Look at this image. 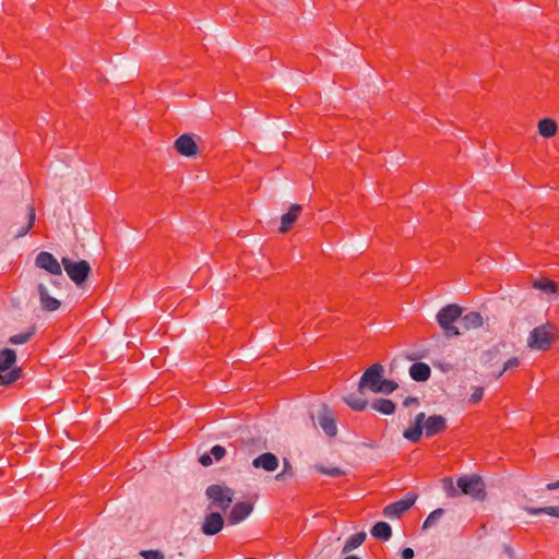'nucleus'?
Listing matches in <instances>:
<instances>
[{"instance_id": "1", "label": "nucleus", "mask_w": 559, "mask_h": 559, "mask_svg": "<svg viewBox=\"0 0 559 559\" xmlns=\"http://www.w3.org/2000/svg\"><path fill=\"white\" fill-rule=\"evenodd\" d=\"M444 492L450 498H455L461 493L469 496L474 500L481 501L486 497L485 484L481 478L475 474L461 476L456 486L451 477L442 479Z\"/></svg>"}, {"instance_id": "2", "label": "nucleus", "mask_w": 559, "mask_h": 559, "mask_svg": "<svg viewBox=\"0 0 559 559\" xmlns=\"http://www.w3.org/2000/svg\"><path fill=\"white\" fill-rule=\"evenodd\" d=\"M384 368L381 364L376 362L365 370L359 383L358 392L364 394L365 390L372 393L391 394L397 389V383L383 378Z\"/></svg>"}, {"instance_id": "3", "label": "nucleus", "mask_w": 559, "mask_h": 559, "mask_svg": "<svg viewBox=\"0 0 559 559\" xmlns=\"http://www.w3.org/2000/svg\"><path fill=\"white\" fill-rule=\"evenodd\" d=\"M205 496L210 501L207 510L219 509L226 511L234 499V490L225 485L213 484L205 490Z\"/></svg>"}, {"instance_id": "4", "label": "nucleus", "mask_w": 559, "mask_h": 559, "mask_svg": "<svg viewBox=\"0 0 559 559\" xmlns=\"http://www.w3.org/2000/svg\"><path fill=\"white\" fill-rule=\"evenodd\" d=\"M16 353L11 348L0 350V384L9 385L21 377V369L15 367Z\"/></svg>"}, {"instance_id": "5", "label": "nucleus", "mask_w": 559, "mask_h": 559, "mask_svg": "<svg viewBox=\"0 0 559 559\" xmlns=\"http://www.w3.org/2000/svg\"><path fill=\"white\" fill-rule=\"evenodd\" d=\"M461 317L462 308L455 304L448 305L439 310L437 321L442 328L445 336L453 337L460 335V331L454 325V322H456Z\"/></svg>"}, {"instance_id": "6", "label": "nucleus", "mask_w": 559, "mask_h": 559, "mask_svg": "<svg viewBox=\"0 0 559 559\" xmlns=\"http://www.w3.org/2000/svg\"><path fill=\"white\" fill-rule=\"evenodd\" d=\"M61 264L70 280L78 286L83 285L91 273V265L85 260L72 261L70 258L63 257Z\"/></svg>"}, {"instance_id": "7", "label": "nucleus", "mask_w": 559, "mask_h": 559, "mask_svg": "<svg viewBox=\"0 0 559 559\" xmlns=\"http://www.w3.org/2000/svg\"><path fill=\"white\" fill-rule=\"evenodd\" d=\"M554 340V329L550 324L539 325L530 333L527 345L532 349L546 350Z\"/></svg>"}, {"instance_id": "8", "label": "nucleus", "mask_w": 559, "mask_h": 559, "mask_svg": "<svg viewBox=\"0 0 559 559\" xmlns=\"http://www.w3.org/2000/svg\"><path fill=\"white\" fill-rule=\"evenodd\" d=\"M35 265L52 276L62 277V264L50 252L40 251L35 258Z\"/></svg>"}, {"instance_id": "9", "label": "nucleus", "mask_w": 559, "mask_h": 559, "mask_svg": "<svg viewBox=\"0 0 559 559\" xmlns=\"http://www.w3.org/2000/svg\"><path fill=\"white\" fill-rule=\"evenodd\" d=\"M417 496L407 493L404 499L393 502L383 509V515L388 519H397L416 502Z\"/></svg>"}, {"instance_id": "10", "label": "nucleus", "mask_w": 559, "mask_h": 559, "mask_svg": "<svg viewBox=\"0 0 559 559\" xmlns=\"http://www.w3.org/2000/svg\"><path fill=\"white\" fill-rule=\"evenodd\" d=\"M224 523V518L221 513L211 511L205 514L201 525V531L206 536H213L223 530Z\"/></svg>"}, {"instance_id": "11", "label": "nucleus", "mask_w": 559, "mask_h": 559, "mask_svg": "<svg viewBox=\"0 0 559 559\" xmlns=\"http://www.w3.org/2000/svg\"><path fill=\"white\" fill-rule=\"evenodd\" d=\"M423 426L426 437L430 438L445 430L447 420L441 415H432L427 418L425 417Z\"/></svg>"}, {"instance_id": "12", "label": "nucleus", "mask_w": 559, "mask_h": 559, "mask_svg": "<svg viewBox=\"0 0 559 559\" xmlns=\"http://www.w3.org/2000/svg\"><path fill=\"white\" fill-rule=\"evenodd\" d=\"M37 292L39 296L40 307L44 311L52 312L60 308L61 302L49 294L48 288L45 284L39 283L37 285Z\"/></svg>"}, {"instance_id": "13", "label": "nucleus", "mask_w": 559, "mask_h": 559, "mask_svg": "<svg viewBox=\"0 0 559 559\" xmlns=\"http://www.w3.org/2000/svg\"><path fill=\"white\" fill-rule=\"evenodd\" d=\"M253 506L250 502H237L228 514V522L231 525L238 524L246 520L252 512Z\"/></svg>"}, {"instance_id": "14", "label": "nucleus", "mask_w": 559, "mask_h": 559, "mask_svg": "<svg viewBox=\"0 0 559 559\" xmlns=\"http://www.w3.org/2000/svg\"><path fill=\"white\" fill-rule=\"evenodd\" d=\"M280 465V461L277 456L271 452H265L259 456H257L252 461V466L254 468H262L266 472H274L277 469Z\"/></svg>"}, {"instance_id": "15", "label": "nucleus", "mask_w": 559, "mask_h": 559, "mask_svg": "<svg viewBox=\"0 0 559 559\" xmlns=\"http://www.w3.org/2000/svg\"><path fill=\"white\" fill-rule=\"evenodd\" d=\"M175 147L183 156L191 157L197 154V144L189 134H182L175 141Z\"/></svg>"}, {"instance_id": "16", "label": "nucleus", "mask_w": 559, "mask_h": 559, "mask_svg": "<svg viewBox=\"0 0 559 559\" xmlns=\"http://www.w3.org/2000/svg\"><path fill=\"white\" fill-rule=\"evenodd\" d=\"M318 423L329 437H334L337 433L335 419L326 406H323L322 413L318 416Z\"/></svg>"}, {"instance_id": "17", "label": "nucleus", "mask_w": 559, "mask_h": 559, "mask_svg": "<svg viewBox=\"0 0 559 559\" xmlns=\"http://www.w3.org/2000/svg\"><path fill=\"white\" fill-rule=\"evenodd\" d=\"M425 413H419L415 417L414 426L404 430L403 436L411 442L420 440L424 430Z\"/></svg>"}, {"instance_id": "18", "label": "nucleus", "mask_w": 559, "mask_h": 559, "mask_svg": "<svg viewBox=\"0 0 559 559\" xmlns=\"http://www.w3.org/2000/svg\"><path fill=\"white\" fill-rule=\"evenodd\" d=\"M431 370L430 367L425 362H414L409 367V376L413 380L417 382L426 381L430 378Z\"/></svg>"}, {"instance_id": "19", "label": "nucleus", "mask_w": 559, "mask_h": 559, "mask_svg": "<svg viewBox=\"0 0 559 559\" xmlns=\"http://www.w3.org/2000/svg\"><path fill=\"white\" fill-rule=\"evenodd\" d=\"M300 212V205H292L289 211L282 216L280 231L286 233L287 230H289Z\"/></svg>"}, {"instance_id": "20", "label": "nucleus", "mask_w": 559, "mask_h": 559, "mask_svg": "<svg viewBox=\"0 0 559 559\" xmlns=\"http://www.w3.org/2000/svg\"><path fill=\"white\" fill-rule=\"evenodd\" d=\"M461 325L465 330L477 329L483 325V317L476 311H471L461 318Z\"/></svg>"}, {"instance_id": "21", "label": "nucleus", "mask_w": 559, "mask_h": 559, "mask_svg": "<svg viewBox=\"0 0 559 559\" xmlns=\"http://www.w3.org/2000/svg\"><path fill=\"white\" fill-rule=\"evenodd\" d=\"M372 537L380 540H389L392 536V528L386 522H378L371 528Z\"/></svg>"}, {"instance_id": "22", "label": "nucleus", "mask_w": 559, "mask_h": 559, "mask_svg": "<svg viewBox=\"0 0 559 559\" xmlns=\"http://www.w3.org/2000/svg\"><path fill=\"white\" fill-rule=\"evenodd\" d=\"M371 408L383 415H392L395 412V404L388 399H378L371 403Z\"/></svg>"}, {"instance_id": "23", "label": "nucleus", "mask_w": 559, "mask_h": 559, "mask_svg": "<svg viewBox=\"0 0 559 559\" xmlns=\"http://www.w3.org/2000/svg\"><path fill=\"white\" fill-rule=\"evenodd\" d=\"M361 395L360 393L359 395L355 393L348 394L344 397V402L354 411H364L368 403Z\"/></svg>"}, {"instance_id": "24", "label": "nucleus", "mask_w": 559, "mask_h": 559, "mask_svg": "<svg viewBox=\"0 0 559 559\" xmlns=\"http://www.w3.org/2000/svg\"><path fill=\"white\" fill-rule=\"evenodd\" d=\"M557 124L549 118H544L538 123V131L545 138H550L556 133Z\"/></svg>"}, {"instance_id": "25", "label": "nucleus", "mask_w": 559, "mask_h": 559, "mask_svg": "<svg viewBox=\"0 0 559 559\" xmlns=\"http://www.w3.org/2000/svg\"><path fill=\"white\" fill-rule=\"evenodd\" d=\"M365 539H366V534L364 532L356 533V534L352 535L346 540V543L343 547V552L346 554V552H349L353 549L359 547L365 542Z\"/></svg>"}, {"instance_id": "26", "label": "nucleus", "mask_w": 559, "mask_h": 559, "mask_svg": "<svg viewBox=\"0 0 559 559\" xmlns=\"http://www.w3.org/2000/svg\"><path fill=\"white\" fill-rule=\"evenodd\" d=\"M35 217H36L35 209L32 205H29L28 212H27V224L17 230L15 238H21L28 234V231L31 230V228L33 227V225L35 223Z\"/></svg>"}, {"instance_id": "27", "label": "nucleus", "mask_w": 559, "mask_h": 559, "mask_svg": "<svg viewBox=\"0 0 559 559\" xmlns=\"http://www.w3.org/2000/svg\"><path fill=\"white\" fill-rule=\"evenodd\" d=\"M444 510L442 508H438L433 510L424 521L423 523V530H429L432 526H435L440 519L443 516Z\"/></svg>"}, {"instance_id": "28", "label": "nucleus", "mask_w": 559, "mask_h": 559, "mask_svg": "<svg viewBox=\"0 0 559 559\" xmlns=\"http://www.w3.org/2000/svg\"><path fill=\"white\" fill-rule=\"evenodd\" d=\"M525 510L531 515L548 514L559 518V507L526 508Z\"/></svg>"}, {"instance_id": "29", "label": "nucleus", "mask_w": 559, "mask_h": 559, "mask_svg": "<svg viewBox=\"0 0 559 559\" xmlns=\"http://www.w3.org/2000/svg\"><path fill=\"white\" fill-rule=\"evenodd\" d=\"M534 288L543 290L547 294L556 293V283L550 280H537L533 283Z\"/></svg>"}, {"instance_id": "30", "label": "nucleus", "mask_w": 559, "mask_h": 559, "mask_svg": "<svg viewBox=\"0 0 559 559\" xmlns=\"http://www.w3.org/2000/svg\"><path fill=\"white\" fill-rule=\"evenodd\" d=\"M33 335H34V329H31L27 332H23V333H19V334L12 335L9 338V343L13 344V345H22V344L27 343L32 338Z\"/></svg>"}, {"instance_id": "31", "label": "nucleus", "mask_w": 559, "mask_h": 559, "mask_svg": "<svg viewBox=\"0 0 559 559\" xmlns=\"http://www.w3.org/2000/svg\"><path fill=\"white\" fill-rule=\"evenodd\" d=\"M520 366V359L518 357H512L508 359L504 365L503 369L499 372L498 377H500L503 372L513 370Z\"/></svg>"}, {"instance_id": "32", "label": "nucleus", "mask_w": 559, "mask_h": 559, "mask_svg": "<svg viewBox=\"0 0 559 559\" xmlns=\"http://www.w3.org/2000/svg\"><path fill=\"white\" fill-rule=\"evenodd\" d=\"M210 454L212 459L218 462L225 456L226 450L224 447L216 444L211 449Z\"/></svg>"}, {"instance_id": "33", "label": "nucleus", "mask_w": 559, "mask_h": 559, "mask_svg": "<svg viewBox=\"0 0 559 559\" xmlns=\"http://www.w3.org/2000/svg\"><path fill=\"white\" fill-rule=\"evenodd\" d=\"M140 556L144 559H165L160 550H142Z\"/></svg>"}, {"instance_id": "34", "label": "nucleus", "mask_w": 559, "mask_h": 559, "mask_svg": "<svg viewBox=\"0 0 559 559\" xmlns=\"http://www.w3.org/2000/svg\"><path fill=\"white\" fill-rule=\"evenodd\" d=\"M319 471L322 473V474H325V475H329V476H332V477H340V476H343L344 475V472L338 468V467H332V468H328V467H320Z\"/></svg>"}, {"instance_id": "35", "label": "nucleus", "mask_w": 559, "mask_h": 559, "mask_svg": "<svg viewBox=\"0 0 559 559\" xmlns=\"http://www.w3.org/2000/svg\"><path fill=\"white\" fill-rule=\"evenodd\" d=\"M483 396H484V388L476 386V388H474V391L471 394L469 402L472 404H476L483 399Z\"/></svg>"}, {"instance_id": "36", "label": "nucleus", "mask_w": 559, "mask_h": 559, "mask_svg": "<svg viewBox=\"0 0 559 559\" xmlns=\"http://www.w3.org/2000/svg\"><path fill=\"white\" fill-rule=\"evenodd\" d=\"M199 462L203 465V466H210L212 465L213 463V459L211 456L210 453H204L200 456L199 459Z\"/></svg>"}, {"instance_id": "37", "label": "nucleus", "mask_w": 559, "mask_h": 559, "mask_svg": "<svg viewBox=\"0 0 559 559\" xmlns=\"http://www.w3.org/2000/svg\"><path fill=\"white\" fill-rule=\"evenodd\" d=\"M414 550L412 548H404L401 554V559H413Z\"/></svg>"}, {"instance_id": "38", "label": "nucleus", "mask_w": 559, "mask_h": 559, "mask_svg": "<svg viewBox=\"0 0 559 559\" xmlns=\"http://www.w3.org/2000/svg\"><path fill=\"white\" fill-rule=\"evenodd\" d=\"M417 403H418V399H417V397H411V396H409V397H406V399L404 400L403 405H404L405 407H408V406H411L412 404H417Z\"/></svg>"}, {"instance_id": "39", "label": "nucleus", "mask_w": 559, "mask_h": 559, "mask_svg": "<svg viewBox=\"0 0 559 559\" xmlns=\"http://www.w3.org/2000/svg\"><path fill=\"white\" fill-rule=\"evenodd\" d=\"M558 488H559V480H557L555 483H549L546 485L547 490H556Z\"/></svg>"}, {"instance_id": "40", "label": "nucleus", "mask_w": 559, "mask_h": 559, "mask_svg": "<svg viewBox=\"0 0 559 559\" xmlns=\"http://www.w3.org/2000/svg\"><path fill=\"white\" fill-rule=\"evenodd\" d=\"M50 283L53 285V286H57V287H60L61 286V277L57 276V277H53L50 280Z\"/></svg>"}, {"instance_id": "41", "label": "nucleus", "mask_w": 559, "mask_h": 559, "mask_svg": "<svg viewBox=\"0 0 559 559\" xmlns=\"http://www.w3.org/2000/svg\"><path fill=\"white\" fill-rule=\"evenodd\" d=\"M344 559H359V558H358L357 556H354V555H353V556H347V557H345Z\"/></svg>"}, {"instance_id": "42", "label": "nucleus", "mask_w": 559, "mask_h": 559, "mask_svg": "<svg viewBox=\"0 0 559 559\" xmlns=\"http://www.w3.org/2000/svg\"><path fill=\"white\" fill-rule=\"evenodd\" d=\"M283 475H284V473L277 474L275 478H276L277 480H280V479H282Z\"/></svg>"}, {"instance_id": "43", "label": "nucleus", "mask_w": 559, "mask_h": 559, "mask_svg": "<svg viewBox=\"0 0 559 559\" xmlns=\"http://www.w3.org/2000/svg\"><path fill=\"white\" fill-rule=\"evenodd\" d=\"M506 551H507V554H508L509 556H512V551H511V549H510L509 547H506Z\"/></svg>"}]
</instances>
